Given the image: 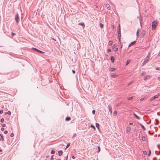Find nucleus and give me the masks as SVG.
Wrapping results in <instances>:
<instances>
[{"mask_svg": "<svg viewBox=\"0 0 160 160\" xmlns=\"http://www.w3.org/2000/svg\"><path fill=\"white\" fill-rule=\"evenodd\" d=\"M158 24V22L153 21L152 23V28L153 30L155 29Z\"/></svg>", "mask_w": 160, "mask_h": 160, "instance_id": "nucleus-1", "label": "nucleus"}, {"mask_svg": "<svg viewBox=\"0 0 160 160\" xmlns=\"http://www.w3.org/2000/svg\"><path fill=\"white\" fill-rule=\"evenodd\" d=\"M149 53H148V55L145 58V60L144 61L143 63L142 64V66H144L148 62L149 59Z\"/></svg>", "mask_w": 160, "mask_h": 160, "instance_id": "nucleus-2", "label": "nucleus"}, {"mask_svg": "<svg viewBox=\"0 0 160 160\" xmlns=\"http://www.w3.org/2000/svg\"><path fill=\"white\" fill-rule=\"evenodd\" d=\"M15 21H16L17 23H18L19 21H20V18L18 16V13H17L16 14L15 18Z\"/></svg>", "mask_w": 160, "mask_h": 160, "instance_id": "nucleus-3", "label": "nucleus"}, {"mask_svg": "<svg viewBox=\"0 0 160 160\" xmlns=\"http://www.w3.org/2000/svg\"><path fill=\"white\" fill-rule=\"evenodd\" d=\"M160 95V94H157V95H155L153 97H151L150 99V101H152L153 100H154L155 98H157Z\"/></svg>", "mask_w": 160, "mask_h": 160, "instance_id": "nucleus-4", "label": "nucleus"}, {"mask_svg": "<svg viewBox=\"0 0 160 160\" xmlns=\"http://www.w3.org/2000/svg\"><path fill=\"white\" fill-rule=\"evenodd\" d=\"M116 46L115 45H114L112 46V49L114 50V51H117L118 50V48H116Z\"/></svg>", "mask_w": 160, "mask_h": 160, "instance_id": "nucleus-5", "label": "nucleus"}, {"mask_svg": "<svg viewBox=\"0 0 160 160\" xmlns=\"http://www.w3.org/2000/svg\"><path fill=\"white\" fill-rule=\"evenodd\" d=\"M108 108L109 109V111L110 112L111 115L112 114V108L111 106L110 105H108Z\"/></svg>", "mask_w": 160, "mask_h": 160, "instance_id": "nucleus-6", "label": "nucleus"}, {"mask_svg": "<svg viewBox=\"0 0 160 160\" xmlns=\"http://www.w3.org/2000/svg\"><path fill=\"white\" fill-rule=\"evenodd\" d=\"M106 7L107 8V9L108 10H111V8L110 7L109 5L108 4H107L106 5Z\"/></svg>", "mask_w": 160, "mask_h": 160, "instance_id": "nucleus-7", "label": "nucleus"}, {"mask_svg": "<svg viewBox=\"0 0 160 160\" xmlns=\"http://www.w3.org/2000/svg\"><path fill=\"white\" fill-rule=\"evenodd\" d=\"M131 127L129 126L127 127L126 129V132L127 133H128V132H129L130 131Z\"/></svg>", "mask_w": 160, "mask_h": 160, "instance_id": "nucleus-8", "label": "nucleus"}, {"mask_svg": "<svg viewBox=\"0 0 160 160\" xmlns=\"http://www.w3.org/2000/svg\"><path fill=\"white\" fill-rule=\"evenodd\" d=\"M145 31L144 30H143L142 31V32H141V36H144V35H145Z\"/></svg>", "mask_w": 160, "mask_h": 160, "instance_id": "nucleus-9", "label": "nucleus"}, {"mask_svg": "<svg viewBox=\"0 0 160 160\" xmlns=\"http://www.w3.org/2000/svg\"><path fill=\"white\" fill-rule=\"evenodd\" d=\"M111 60L112 62H114V58L113 56H111L110 57Z\"/></svg>", "mask_w": 160, "mask_h": 160, "instance_id": "nucleus-10", "label": "nucleus"}, {"mask_svg": "<svg viewBox=\"0 0 160 160\" xmlns=\"http://www.w3.org/2000/svg\"><path fill=\"white\" fill-rule=\"evenodd\" d=\"M62 154V150H60L58 152V155L60 156Z\"/></svg>", "mask_w": 160, "mask_h": 160, "instance_id": "nucleus-11", "label": "nucleus"}, {"mask_svg": "<svg viewBox=\"0 0 160 160\" xmlns=\"http://www.w3.org/2000/svg\"><path fill=\"white\" fill-rule=\"evenodd\" d=\"M150 76L149 75H147L144 78V80H146L148 78H150Z\"/></svg>", "mask_w": 160, "mask_h": 160, "instance_id": "nucleus-12", "label": "nucleus"}, {"mask_svg": "<svg viewBox=\"0 0 160 160\" xmlns=\"http://www.w3.org/2000/svg\"><path fill=\"white\" fill-rule=\"evenodd\" d=\"M133 115H134V116L137 119H138V120H139L140 119V118L136 114H135V113H134Z\"/></svg>", "mask_w": 160, "mask_h": 160, "instance_id": "nucleus-13", "label": "nucleus"}, {"mask_svg": "<svg viewBox=\"0 0 160 160\" xmlns=\"http://www.w3.org/2000/svg\"><path fill=\"white\" fill-rule=\"evenodd\" d=\"M78 24L82 25L83 27V28H84L85 27L84 23L83 22L80 23Z\"/></svg>", "mask_w": 160, "mask_h": 160, "instance_id": "nucleus-14", "label": "nucleus"}, {"mask_svg": "<svg viewBox=\"0 0 160 160\" xmlns=\"http://www.w3.org/2000/svg\"><path fill=\"white\" fill-rule=\"evenodd\" d=\"M140 125L141 126V127H142V129L144 130H145V128L144 127V126H143L142 124H141V123H140Z\"/></svg>", "mask_w": 160, "mask_h": 160, "instance_id": "nucleus-15", "label": "nucleus"}, {"mask_svg": "<svg viewBox=\"0 0 160 160\" xmlns=\"http://www.w3.org/2000/svg\"><path fill=\"white\" fill-rule=\"evenodd\" d=\"M119 28H118V33L120 34V25H119Z\"/></svg>", "mask_w": 160, "mask_h": 160, "instance_id": "nucleus-16", "label": "nucleus"}, {"mask_svg": "<svg viewBox=\"0 0 160 160\" xmlns=\"http://www.w3.org/2000/svg\"><path fill=\"white\" fill-rule=\"evenodd\" d=\"M71 119V118L69 117H67L65 118V120L67 121H68L70 120Z\"/></svg>", "mask_w": 160, "mask_h": 160, "instance_id": "nucleus-17", "label": "nucleus"}, {"mask_svg": "<svg viewBox=\"0 0 160 160\" xmlns=\"http://www.w3.org/2000/svg\"><path fill=\"white\" fill-rule=\"evenodd\" d=\"M96 127L98 129H99V123H96Z\"/></svg>", "mask_w": 160, "mask_h": 160, "instance_id": "nucleus-18", "label": "nucleus"}, {"mask_svg": "<svg viewBox=\"0 0 160 160\" xmlns=\"http://www.w3.org/2000/svg\"><path fill=\"white\" fill-rule=\"evenodd\" d=\"M0 136L1 137V139H2V141H4V138H3V136L2 135V134L0 133Z\"/></svg>", "mask_w": 160, "mask_h": 160, "instance_id": "nucleus-19", "label": "nucleus"}, {"mask_svg": "<svg viewBox=\"0 0 160 160\" xmlns=\"http://www.w3.org/2000/svg\"><path fill=\"white\" fill-rule=\"evenodd\" d=\"M115 70V68H111L110 70L111 71H113Z\"/></svg>", "mask_w": 160, "mask_h": 160, "instance_id": "nucleus-20", "label": "nucleus"}, {"mask_svg": "<svg viewBox=\"0 0 160 160\" xmlns=\"http://www.w3.org/2000/svg\"><path fill=\"white\" fill-rule=\"evenodd\" d=\"M117 111H114L113 112V115L114 116H115L117 115Z\"/></svg>", "mask_w": 160, "mask_h": 160, "instance_id": "nucleus-21", "label": "nucleus"}, {"mask_svg": "<svg viewBox=\"0 0 160 160\" xmlns=\"http://www.w3.org/2000/svg\"><path fill=\"white\" fill-rule=\"evenodd\" d=\"M130 62V61L129 60H127L126 65H128Z\"/></svg>", "mask_w": 160, "mask_h": 160, "instance_id": "nucleus-22", "label": "nucleus"}, {"mask_svg": "<svg viewBox=\"0 0 160 160\" xmlns=\"http://www.w3.org/2000/svg\"><path fill=\"white\" fill-rule=\"evenodd\" d=\"M142 138L143 141H145V137L144 136H142Z\"/></svg>", "mask_w": 160, "mask_h": 160, "instance_id": "nucleus-23", "label": "nucleus"}, {"mask_svg": "<svg viewBox=\"0 0 160 160\" xmlns=\"http://www.w3.org/2000/svg\"><path fill=\"white\" fill-rule=\"evenodd\" d=\"M8 114V115H10L11 114V112L10 111H8L7 112H5V114Z\"/></svg>", "mask_w": 160, "mask_h": 160, "instance_id": "nucleus-24", "label": "nucleus"}, {"mask_svg": "<svg viewBox=\"0 0 160 160\" xmlns=\"http://www.w3.org/2000/svg\"><path fill=\"white\" fill-rule=\"evenodd\" d=\"M112 41H110L108 42V45H111L112 44Z\"/></svg>", "mask_w": 160, "mask_h": 160, "instance_id": "nucleus-25", "label": "nucleus"}, {"mask_svg": "<svg viewBox=\"0 0 160 160\" xmlns=\"http://www.w3.org/2000/svg\"><path fill=\"white\" fill-rule=\"evenodd\" d=\"M91 127L92 128H93L94 129V130H95V128L94 125H93L92 124L91 125Z\"/></svg>", "mask_w": 160, "mask_h": 160, "instance_id": "nucleus-26", "label": "nucleus"}, {"mask_svg": "<svg viewBox=\"0 0 160 160\" xmlns=\"http://www.w3.org/2000/svg\"><path fill=\"white\" fill-rule=\"evenodd\" d=\"M100 27L102 28L103 27V25L101 23H100Z\"/></svg>", "mask_w": 160, "mask_h": 160, "instance_id": "nucleus-27", "label": "nucleus"}, {"mask_svg": "<svg viewBox=\"0 0 160 160\" xmlns=\"http://www.w3.org/2000/svg\"><path fill=\"white\" fill-rule=\"evenodd\" d=\"M133 98V97H131L129 98H127V99L128 100H130L132 99Z\"/></svg>", "mask_w": 160, "mask_h": 160, "instance_id": "nucleus-28", "label": "nucleus"}, {"mask_svg": "<svg viewBox=\"0 0 160 160\" xmlns=\"http://www.w3.org/2000/svg\"><path fill=\"white\" fill-rule=\"evenodd\" d=\"M70 143H68L67 145V146H66V147L65 148V149H66L67 148H68L70 145Z\"/></svg>", "mask_w": 160, "mask_h": 160, "instance_id": "nucleus-29", "label": "nucleus"}, {"mask_svg": "<svg viewBox=\"0 0 160 160\" xmlns=\"http://www.w3.org/2000/svg\"><path fill=\"white\" fill-rule=\"evenodd\" d=\"M136 41H133L131 43V45H133L135 44L136 43Z\"/></svg>", "mask_w": 160, "mask_h": 160, "instance_id": "nucleus-30", "label": "nucleus"}, {"mask_svg": "<svg viewBox=\"0 0 160 160\" xmlns=\"http://www.w3.org/2000/svg\"><path fill=\"white\" fill-rule=\"evenodd\" d=\"M51 153L52 154H54L55 153V152L54 151L52 150Z\"/></svg>", "mask_w": 160, "mask_h": 160, "instance_id": "nucleus-31", "label": "nucleus"}, {"mask_svg": "<svg viewBox=\"0 0 160 160\" xmlns=\"http://www.w3.org/2000/svg\"><path fill=\"white\" fill-rule=\"evenodd\" d=\"M139 31L138 30L137 31V37L138 36V35H139Z\"/></svg>", "mask_w": 160, "mask_h": 160, "instance_id": "nucleus-32", "label": "nucleus"}, {"mask_svg": "<svg viewBox=\"0 0 160 160\" xmlns=\"http://www.w3.org/2000/svg\"><path fill=\"white\" fill-rule=\"evenodd\" d=\"M111 49H108V50H107V52H111Z\"/></svg>", "mask_w": 160, "mask_h": 160, "instance_id": "nucleus-33", "label": "nucleus"}, {"mask_svg": "<svg viewBox=\"0 0 160 160\" xmlns=\"http://www.w3.org/2000/svg\"><path fill=\"white\" fill-rule=\"evenodd\" d=\"M0 121L1 122H3L4 121V119L2 118L1 119Z\"/></svg>", "mask_w": 160, "mask_h": 160, "instance_id": "nucleus-34", "label": "nucleus"}, {"mask_svg": "<svg viewBox=\"0 0 160 160\" xmlns=\"http://www.w3.org/2000/svg\"><path fill=\"white\" fill-rule=\"evenodd\" d=\"M98 152H99L100 151V147L98 146Z\"/></svg>", "mask_w": 160, "mask_h": 160, "instance_id": "nucleus-35", "label": "nucleus"}, {"mask_svg": "<svg viewBox=\"0 0 160 160\" xmlns=\"http://www.w3.org/2000/svg\"><path fill=\"white\" fill-rule=\"evenodd\" d=\"M156 69L157 70H160V67L156 68Z\"/></svg>", "mask_w": 160, "mask_h": 160, "instance_id": "nucleus-36", "label": "nucleus"}, {"mask_svg": "<svg viewBox=\"0 0 160 160\" xmlns=\"http://www.w3.org/2000/svg\"><path fill=\"white\" fill-rule=\"evenodd\" d=\"M8 132L7 131V130H5L4 132V133L5 134H6L8 133Z\"/></svg>", "mask_w": 160, "mask_h": 160, "instance_id": "nucleus-37", "label": "nucleus"}, {"mask_svg": "<svg viewBox=\"0 0 160 160\" xmlns=\"http://www.w3.org/2000/svg\"><path fill=\"white\" fill-rule=\"evenodd\" d=\"M111 77L113 78H115L116 77V75L115 74H113L111 75Z\"/></svg>", "mask_w": 160, "mask_h": 160, "instance_id": "nucleus-38", "label": "nucleus"}, {"mask_svg": "<svg viewBox=\"0 0 160 160\" xmlns=\"http://www.w3.org/2000/svg\"><path fill=\"white\" fill-rule=\"evenodd\" d=\"M95 111L94 110H93L92 111V113L93 114H94L95 113Z\"/></svg>", "mask_w": 160, "mask_h": 160, "instance_id": "nucleus-39", "label": "nucleus"}, {"mask_svg": "<svg viewBox=\"0 0 160 160\" xmlns=\"http://www.w3.org/2000/svg\"><path fill=\"white\" fill-rule=\"evenodd\" d=\"M37 51L38 52H39L40 53H43L44 52L39 50H38Z\"/></svg>", "mask_w": 160, "mask_h": 160, "instance_id": "nucleus-40", "label": "nucleus"}, {"mask_svg": "<svg viewBox=\"0 0 160 160\" xmlns=\"http://www.w3.org/2000/svg\"><path fill=\"white\" fill-rule=\"evenodd\" d=\"M118 36L119 38L120 37H121V33H120V34L118 33ZM119 39H120L119 38Z\"/></svg>", "mask_w": 160, "mask_h": 160, "instance_id": "nucleus-41", "label": "nucleus"}, {"mask_svg": "<svg viewBox=\"0 0 160 160\" xmlns=\"http://www.w3.org/2000/svg\"><path fill=\"white\" fill-rule=\"evenodd\" d=\"M14 136V134L13 133H12L10 135V136L11 137H13Z\"/></svg>", "mask_w": 160, "mask_h": 160, "instance_id": "nucleus-42", "label": "nucleus"}, {"mask_svg": "<svg viewBox=\"0 0 160 160\" xmlns=\"http://www.w3.org/2000/svg\"><path fill=\"white\" fill-rule=\"evenodd\" d=\"M1 125L2 127H5V124H2Z\"/></svg>", "mask_w": 160, "mask_h": 160, "instance_id": "nucleus-43", "label": "nucleus"}, {"mask_svg": "<svg viewBox=\"0 0 160 160\" xmlns=\"http://www.w3.org/2000/svg\"><path fill=\"white\" fill-rule=\"evenodd\" d=\"M11 34L12 36H13L14 35H15V33L13 32H12L11 33Z\"/></svg>", "mask_w": 160, "mask_h": 160, "instance_id": "nucleus-44", "label": "nucleus"}, {"mask_svg": "<svg viewBox=\"0 0 160 160\" xmlns=\"http://www.w3.org/2000/svg\"><path fill=\"white\" fill-rule=\"evenodd\" d=\"M3 112V111L2 110H1L0 111V113L2 114Z\"/></svg>", "mask_w": 160, "mask_h": 160, "instance_id": "nucleus-45", "label": "nucleus"}, {"mask_svg": "<svg viewBox=\"0 0 160 160\" xmlns=\"http://www.w3.org/2000/svg\"><path fill=\"white\" fill-rule=\"evenodd\" d=\"M120 103H118V104H117V105H116V106H117V107H118V106H120Z\"/></svg>", "mask_w": 160, "mask_h": 160, "instance_id": "nucleus-46", "label": "nucleus"}, {"mask_svg": "<svg viewBox=\"0 0 160 160\" xmlns=\"http://www.w3.org/2000/svg\"><path fill=\"white\" fill-rule=\"evenodd\" d=\"M53 155H52L51 158V160H53L54 159V158H53Z\"/></svg>", "mask_w": 160, "mask_h": 160, "instance_id": "nucleus-47", "label": "nucleus"}, {"mask_svg": "<svg viewBox=\"0 0 160 160\" xmlns=\"http://www.w3.org/2000/svg\"><path fill=\"white\" fill-rule=\"evenodd\" d=\"M72 158L73 159H74L75 158L73 155H72Z\"/></svg>", "mask_w": 160, "mask_h": 160, "instance_id": "nucleus-48", "label": "nucleus"}, {"mask_svg": "<svg viewBox=\"0 0 160 160\" xmlns=\"http://www.w3.org/2000/svg\"><path fill=\"white\" fill-rule=\"evenodd\" d=\"M32 49H33V50H35L36 51H37L38 50V49H37L36 48H32Z\"/></svg>", "mask_w": 160, "mask_h": 160, "instance_id": "nucleus-49", "label": "nucleus"}, {"mask_svg": "<svg viewBox=\"0 0 160 160\" xmlns=\"http://www.w3.org/2000/svg\"><path fill=\"white\" fill-rule=\"evenodd\" d=\"M72 72L74 74L75 72V71L74 70H72Z\"/></svg>", "mask_w": 160, "mask_h": 160, "instance_id": "nucleus-50", "label": "nucleus"}, {"mask_svg": "<svg viewBox=\"0 0 160 160\" xmlns=\"http://www.w3.org/2000/svg\"><path fill=\"white\" fill-rule=\"evenodd\" d=\"M1 130L2 131H3L4 130V128H1Z\"/></svg>", "mask_w": 160, "mask_h": 160, "instance_id": "nucleus-51", "label": "nucleus"}, {"mask_svg": "<svg viewBox=\"0 0 160 160\" xmlns=\"http://www.w3.org/2000/svg\"><path fill=\"white\" fill-rule=\"evenodd\" d=\"M143 154H147V152H145V151H144V152H143Z\"/></svg>", "mask_w": 160, "mask_h": 160, "instance_id": "nucleus-52", "label": "nucleus"}, {"mask_svg": "<svg viewBox=\"0 0 160 160\" xmlns=\"http://www.w3.org/2000/svg\"><path fill=\"white\" fill-rule=\"evenodd\" d=\"M129 124L130 125H132L133 124V123H132V122H130V123H129Z\"/></svg>", "mask_w": 160, "mask_h": 160, "instance_id": "nucleus-53", "label": "nucleus"}, {"mask_svg": "<svg viewBox=\"0 0 160 160\" xmlns=\"http://www.w3.org/2000/svg\"><path fill=\"white\" fill-rule=\"evenodd\" d=\"M144 99L143 98H141V99H140V100L141 101H142L143 100H144Z\"/></svg>", "mask_w": 160, "mask_h": 160, "instance_id": "nucleus-54", "label": "nucleus"}, {"mask_svg": "<svg viewBox=\"0 0 160 160\" xmlns=\"http://www.w3.org/2000/svg\"><path fill=\"white\" fill-rule=\"evenodd\" d=\"M158 79L160 81V77H158Z\"/></svg>", "mask_w": 160, "mask_h": 160, "instance_id": "nucleus-55", "label": "nucleus"}, {"mask_svg": "<svg viewBox=\"0 0 160 160\" xmlns=\"http://www.w3.org/2000/svg\"><path fill=\"white\" fill-rule=\"evenodd\" d=\"M132 83V82H130L128 84V85H129L130 84H131V83Z\"/></svg>", "mask_w": 160, "mask_h": 160, "instance_id": "nucleus-56", "label": "nucleus"}, {"mask_svg": "<svg viewBox=\"0 0 160 160\" xmlns=\"http://www.w3.org/2000/svg\"><path fill=\"white\" fill-rule=\"evenodd\" d=\"M122 44L121 45V48H122Z\"/></svg>", "mask_w": 160, "mask_h": 160, "instance_id": "nucleus-57", "label": "nucleus"}, {"mask_svg": "<svg viewBox=\"0 0 160 160\" xmlns=\"http://www.w3.org/2000/svg\"><path fill=\"white\" fill-rule=\"evenodd\" d=\"M131 45H131V44L129 45L128 46V47H130Z\"/></svg>", "mask_w": 160, "mask_h": 160, "instance_id": "nucleus-58", "label": "nucleus"}, {"mask_svg": "<svg viewBox=\"0 0 160 160\" xmlns=\"http://www.w3.org/2000/svg\"><path fill=\"white\" fill-rule=\"evenodd\" d=\"M143 75H144V73H142V76H143Z\"/></svg>", "mask_w": 160, "mask_h": 160, "instance_id": "nucleus-59", "label": "nucleus"}, {"mask_svg": "<svg viewBox=\"0 0 160 160\" xmlns=\"http://www.w3.org/2000/svg\"><path fill=\"white\" fill-rule=\"evenodd\" d=\"M150 153H151V152L150 151L149 152V154L148 155H149L150 154Z\"/></svg>", "mask_w": 160, "mask_h": 160, "instance_id": "nucleus-60", "label": "nucleus"}, {"mask_svg": "<svg viewBox=\"0 0 160 160\" xmlns=\"http://www.w3.org/2000/svg\"><path fill=\"white\" fill-rule=\"evenodd\" d=\"M2 151V150L1 149H0V152H1Z\"/></svg>", "mask_w": 160, "mask_h": 160, "instance_id": "nucleus-61", "label": "nucleus"}, {"mask_svg": "<svg viewBox=\"0 0 160 160\" xmlns=\"http://www.w3.org/2000/svg\"><path fill=\"white\" fill-rule=\"evenodd\" d=\"M68 156H67L66 160H67V159H68Z\"/></svg>", "mask_w": 160, "mask_h": 160, "instance_id": "nucleus-62", "label": "nucleus"}, {"mask_svg": "<svg viewBox=\"0 0 160 160\" xmlns=\"http://www.w3.org/2000/svg\"><path fill=\"white\" fill-rule=\"evenodd\" d=\"M58 160H61V159H58Z\"/></svg>", "mask_w": 160, "mask_h": 160, "instance_id": "nucleus-63", "label": "nucleus"}, {"mask_svg": "<svg viewBox=\"0 0 160 160\" xmlns=\"http://www.w3.org/2000/svg\"><path fill=\"white\" fill-rule=\"evenodd\" d=\"M48 157H49V156H47V158H48Z\"/></svg>", "mask_w": 160, "mask_h": 160, "instance_id": "nucleus-64", "label": "nucleus"}]
</instances>
